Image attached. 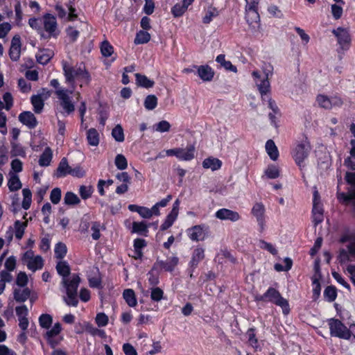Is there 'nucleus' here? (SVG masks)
I'll return each mask as SVG.
<instances>
[{
    "label": "nucleus",
    "mask_w": 355,
    "mask_h": 355,
    "mask_svg": "<svg viewBox=\"0 0 355 355\" xmlns=\"http://www.w3.org/2000/svg\"><path fill=\"white\" fill-rule=\"evenodd\" d=\"M62 66L66 81L71 85L73 89H75L74 82L76 80H81L86 83L89 82V74L83 64L71 66L67 62H63Z\"/></svg>",
    "instance_id": "obj_1"
},
{
    "label": "nucleus",
    "mask_w": 355,
    "mask_h": 355,
    "mask_svg": "<svg viewBox=\"0 0 355 355\" xmlns=\"http://www.w3.org/2000/svg\"><path fill=\"white\" fill-rule=\"evenodd\" d=\"M257 302H270L282 309L284 315L289 313L291 309L288 301L282 297L278 290L273 287H269L263 295H257L254 297Z\"/></svg>",
    "instance_id": "obj_2"
},
{
    "label": "nucleus",
    "mask_w": 355,
    "mask_h": 355,
    "mask_svg": "<svg viewBox=\"0 0 355 355\" xmlns=\"http://www.w3.org/2000/svg\"><path fill=\"white\" fill-rule=\"evenodd\" d=\"M346 183L349 187L347 192L337 193L338 200L344 205L351 204L355 209V179H338V189L340 184Z\"/></svg>",
    "instance_id": "obj_3"
},
{
    "label": "nucleus",
    "mask_w": 355,
    "mask_h": 355,
    "mask_svg": "<svg viewBox=\"0 0 355 355\" xmlns=\"http://www.w3.org/2000/svg\"><path fill=\"white\" fill-rule=\"evenodd\" d=\"M330 334L331 336L349 340L352 337L351 331L338 319L330 318L328 320Z\"/></svg>",
    "instance_id": "obj_4"
},
{
    "label": "nucleus",
    "mask_w": 355,
    "mask_h": 355,
    "mask_svg": "<svg viewBox=\"0 0 355 355\" xmlns=\"http://www.w3.org/2000/svg\"><path fill=\"white\" fill-rule=\"evenodd\" d=\"M312 215L313 222L315 226L321 223L324 220L323 204L321 202L320 196L317 189H315L313 193Z\"/></svg>",
    "instance_id": "obj_5"
},
{
    "label": "nucleus",
    "mask_w": 355,
    "mask_h": 355,
    "mask_svg": "<svg viewBox=\"0 0 355 355\" xmlns=\"http://www.w3.org/2000/svg\"><path fill=\"white\" fill-rule=\"evenodd\" d=\"M73 90V89L71 90L58 89L55 91V94L60 101V105L67 114L73 113L75 110V106L70 97Z\"/></svg>",
    "instance_id": "obj_6"
},
{
    "label": "nucleus",
    "mask_w": 355,
    "mask_h": 355,
    "mask_svg": "<svg viewBox=\"0 0 355 355\" xmlns=\"http://www.w3.org/2000/svg\"><path fill=\"white\" fill-rule=\"evenodd\" d=\"M57 171L61 176H66L69 175L73 177H82L86 175L85 171L80 166L72 168V166L69 164L67 159L65 157L61 159Z\"/></svg>",
    "instance_id": "obj_7"
},
{
    "label": "nucleus",
    "mask_w": 355,
    "mask_h": 355,
    "mask_svg": "<svg viewBox=\"0 0 355 355\" xmlns=\"http://www.w3.org/2000/svg\"><path fill=\"white\" fill-rule=\"evenodd\" d=\"M310 150L311 146L307 141H304L299 144L295 148L293 157L295 162L301 169L306 165L305 160L307 159Z\"/></svg>",
    "instance_id": "obj_8"
},
{
    "label": "nucleus",
    "mask_w": 355,
    "mask_h": 355,
    "mask_svg": "<svg viewBox=\"0 0 355 355\" xmlns=\"http://www.w3.org/2000/svg\"><path fill=\"white\" fill-rule=\"evenodd\" d=\"M209 227L205 224L196 225L186 230L187 235L192 241H202L207 237Z\"/></svg>",
    "instance_id": "obj_9"
},
{
    "label": "nucleus",
    "mask_w": 355,
    "mask_h": 355,
    "mask_svg": "<svg viewBox=\"0 0 355 355\" xmlns=\"http://www.w3.org/2000/svg\"><path fill=\"white\" fill-rule=\"evenodd\" d=\"M266 209L262 202H256L251 210V214L256 218L259 225V231L262 233L266 227L265 219Z\"/></svg>",
    "instance_id": "obj_10"
},
{
    "label": "nucleus",
    "mask_w": 355,
    "mask_h": 355,
    "mask_svg": "<svg viewBox=\"0 0 355 355\" xmlns=\"http://www.w3.org/2000/svg\"><path fill=\"white\" fill-rule=\"evenodd\" d=\"M179 262V259L177 257H168L166 260L157 259L153 263L158 270H164L166 272H173Z\"/></svg>",
    "instance_id": "obj_11"
},
{
    "label": "nucleus",
    "mask_w": 355,
    "mask_h": 355,
    "mask_svg": "<svg viewBox=\"0 0 355 355\" xmlns=\"http://www.w3.org/2000/svg\"><path fill=\"white\" fill-rule=\"evenodd\" d=\"M334 35L337 37L338 43L342 49H347L350 44V35L346 28L338 27L332 31Z\"/></svg>",
    "instance_id": "obj_12"
},
{
    "label": "nucleus",
    "mask_w": 355,
    "mask_h": 355,
    "mask_svg": "<svg viewBox=\"0 0 355 355\" xmlns=\"http://www.w3.org/2000/svg\"><path fill=\"white\" fill-rule=\"evenodd\" d=\"M317 101L320 106L324 109H331L334 107H340L343 104V101L338 96L329 98L324 95H319L317 97Z\"/></svg>",
    "instance_id": "obj_13"
},
{
    "label": "nucleus",
    "mask_w": 355,
    "mask_h": 355,
    "mask_svg": "<svg viewBox=\"0 0 355 355\" xmlns=\"http://www.w3.org/2000/svg\"><path fill=\"white\" fill-rule=\"evenodd\" d=\"M80 281L79 275L73 273L70 278H62V284L66 289V293H78V288Z\"/></svg>",
    "instance_id": "obj_14"
},
{
    "label": "nucleus",
    "mask_w": 355,
    "mask_h": 355,
    "mask_svg": "<svg viewBox=\"0 0 355 355\" xmlns=\"http://www.w3.org/2000/svg\"><path fill=\"white\" fill-rule=\"evenodd\" d=\"M216 218L222 220H230L231 222H236L240 220V214L235 211L222 208L215 213Z\"/></svg>",
    "instance_id": "obj_15"
},
{
    "label": "nucleus",
    "mask_w": 355,
    "mask_h": 355,
    "mask_svg": "<svg viewBox=\"0 0 355 355\" xmlns=\"http://www.w3.org/2000/svg\"><path fill=\"white\" fill-rule=\"evenodd\" d=\"M21 39L17 35H15L11 40V45L9 49V56L12 61H17L21 55Z\"/></svg>",
    "instance_id": "obj_16"
},
{
    "label": "nucleus",
    "mask_w": 355,
    "mask_h": 355,
    "mask_svg": "<svg viewBox=\"0 0 355 355\" xmlns=\"http://www.w3.org/2000/svg\"><path fill=\"white\" fill-rule=\"evenodd\" d=\"M44 30L50 36H56L57 21L55 17L51 14H46L43 17Z\"/></svg>",
    "instance_id": "obj_17"
},
{
    "label": "nucleus",
    "mask_w": 355,
    "mask_h": 355,
    "mask_svg": "<svg viewBox=\"0 0 355 355\" xmlns=\"http://www.w3.org/2000/svg\"><path fill=\"white\" fill-rule=\"evenodd\" d=\"M257 6H246V20L250 26L253 27L259 22V15L257 12Z\"/></svg>",
    "instance_id": "obj_18"
},
{
    "label": "nucleus",
    "mask_w": 355,
    "mask_h": 355,
    "mask_svg": "<svg viewBox=\"0 0 355 355\" xmlns=\"http://www.w3.org/2000/svg\"><path fill=\"white\" fill-rule=\"evenodd\" d=\"M147 246V242L144 239L137 238L133 241L134 255L135 260H141L144 257L143 249Z\"/></svg>",
    "instance_id": "obj_19"
},
{
    "label": "nucleus",
    "mask_w": 355,
    "mask_h": 355,
    "mask_svg": "<svg viewBox=\"0 0 355 355\" xmlns=\"http://www.w3.org/2000/svg\"><path fill=\"white\" fill-rule=\"evenodd\" d=\"M205 258V250L202 248L198 247L194 249L191 259L189 263V266L194 271L198 267L199 263Z\"/></svg>",
    "instance_id": "obj_20"
},
{
    "label": "nucleus",
    "mask_w": 355,
    "mask_h": 355,
    "mask_svg": "<svg viewBox=\"0 0 355 355\" xmlns=\"http://www.w3.org/2000/svg\"><path fill=\"white\" fill-rule=\"evenodd\" d=\"M19 120L31 129L35 128L37 124L36 117L31 112L25 111L21 112L19 115Z\"/></svg>",
    "instance_id": "obj_21"
},
{
    "label": "nucleus",
    "mask_w": 355,
    "mask_h": 355,
    "mask_svg": "<svg viewBox=\"0 0 355 355\" xmlns=\"http://www.w3.org/2000/svg\"><path fill=\"white\" fill-rule=\"evenodd\" d=\"M246 336L249 345L254 349V352L261 351V348L256 336V329L254 327L249 328L246 332Z\"/></svg>",
    "instance_id": "obj_22"
},
{
    "label": "nucleus",
    "mask_w": 355,
    "mask_h": 355,
    "mask_svg": "<svg viewBox=\"0 0 355 355\" xmlns=\"http://www.w3.org/2000/svg\"><path fill=\"white\" fill-rule=\"evenodd\" d=\"M148 225L145 221H134L132 224V234H138L139 235L147 236L148 234Z\"/></svg>",
    "instance_id": "obj_23"
},
{
    "label": "nucleus",
    "mask_w": 355,
    "mask_h": 355,
    "mask_svg": "<svg viewBox=\"0 0 355 355\" xmlns=\"http://www.w3.org/2000/svg\"><path fill=\"white\" fill-rule=\"evenodd\" d=\"M181 151L178 156V158L182 160L189 161L194 158L195 146L193 145H189L186 148H179Z\"/></svg>",
    "instance_id": "obj_24"
},
{
    "label": "nucleus",
    "mask_w": 355,
    "mask_h": 355,
    "mask_svg": "<svg viewBox=\"0 0 355 355\" xmlns=\"http://www.w3.org/2000/svg\"><path fill=\"white\" fill-rule=\"evenodd\" d=\"M31 291L30 288H25L22 291L15 289L13 292L14 299L16 302L22 303L26 302L31 296Z\"/></svg>",
    "instance_id": "obj_25"
},
{
    "label": "nucleus",
    "mask_w": 355,
    "mask_h": 355,
    "mask_svg": "<svg viewBox=\"0 0 355 355\" xmlns=\"http://www.w3.org/2000/svg\"><path fill=\"white\" fill-rule=\"evenodd\" d=\"M159 274L160 271L157 270V268L153 265L152 268L148 271V281L150 286L155 287L159 283Z\"/></svg>",
    "instance_id": "obj_26"
},
{
    "label": "nucleus",
    "mask_w": 355,
    "mask_h": 355,
    "mask_svg": "<svg viewBox=\"0 0 355 355\" xmlns=\"http://www.w3.org/2000/svg\"><path fill=\"white\" fill-rule=\"evenodd\" d=\"M200 78L204 81H210L214 77V71L209 66H200L198 69Z\"/></svg>",
    "instance_id": "obj_27"
},
{
    "label": "nucleus",
    "mask_w": 355,
    "mask_h": 355,
    "mask_svg": "<svg viewBox=\"0 0 355 355\" xmlns=\"http://www.w3.org/2000/svg\"><path fill=\"white\" fill-rule=\"evenodd\" d=\"M56 270L59 275L62 278H68L71 273V268L68 263L65 261H60L57 263Z\"/></svg>",
    "instance_id": "obj_28"
},
{
    "label": "nucleus",
    "mask_w": 355,
    "mask_h": 355,
    "mask_svg": "<svg viewBox=\"0 0 355 355\" xmlns=\"http://www.w3.org/2000/svg\"><path fill=\"white\" fill-rule=\"evenodd\" d=\"M123 297L130 307H135L137 304L135 291L131 288H127L123 291Z\"/></svg>",
    "instance_id": "obj_29"
},
{
    "label": "nucleus",
    "mask_w": 355,
    "mask_h": 355,
    "mask_svg": "<svg viewBox=\"0 0 355 355\" xmlns=\"http://www.w3.org/2000/svg\"><path fill=\"white\" fill-rule=\"evenodd\" d=\"M136 84L144 88H151L154 86L155 82L150 79H149L145 75H142L141 73H136Z\"/></svg>",
    "instance_id": "obj_30"
},
{
    "label": "nucleus",
    "mask_w": 355,
    "mask_h": 355,
    "mask_svg": "<svg viewBox=\"0 0 355 355\" xmlns=\"http://www.w3.org/2000/svg\"><path fill=\"white\" fill-rule=\"evenodd\" d=\"M222 162L215 157H208L202 162V166L205 168H210L212 171H216L221 167Z\"/></svg>",
    "instance_id": "obj_31"
},
{
    "label": "nucleus",
    "mask_w": 355,
    "mask_h": 355,
    "mask_svg": "<svg viewBox=\"0 0 355 355\" xmlns=\"http://www.w3.org/2000/svg\"><path fill=\"white\" fill-rule=\"evenodd\" d=\"M44 266V261L41 256L37 255L36 257L28 261L27 267L29 270L35 272L37 270L42 268Z\"/></svg>",
    "instance_id": "obj_32"
},
{
    "label": "nucleus",
    "mask_w": 355,
    "mask_h": 355,
    "mask_svg": "<svg viewBox=\"0 0 355 355\" xmlns=\"http://www.w3.org/2000/svg\"><path fill=\"white\" fill-rule=\"evenodd\" d=\"M64 203L69 206H76L80 203V199L73 192L67 191L64 196Z\"/></svg>",
    "instance_id": "obj_33"
},
{
    "label": "nucleus",
    "mask_w": 355,
    "mask_h": 355,
    "mask_svg": "<svg viewBox=\"0 0 355 355\" xmlns=\"http://www.w3.org/2000/svg\"><path fill=\"white\" fill-rule=\"evenodd\" d=\"M44 99L41 96L40 94L34 95L31 97V103L34 107L35 113H40L44 108Z\"/></svg>",
    "instance_id": "obj_34"
},
{
    "label": "nucleus",
    "mask_w": 355,
    "mask_h": 355,
    "mask_svg": "<svg viewBox=\"0 0 355 355\" xmlns=\"http://www.w3.org/2000/svg\"><path fill=\"white\" fill-rule=\"evenodd\" d=\"M266 150L272 160H276L279 156V152L275 142L272 139L267 141L266 144Z\"/></svg>",
    "instance_id": "obj_35"
},
{
    "label": "nucleus",
    "mask_w": 355,
    "mask_h": 355,
    "mask_svg": "<svg viewBox=\"0 0 355 355\" xmlns=\"http://www.w3.org/2000/svg\"><path fill=\"white\" fill-rule=\"evenodd\" d=\"M67 253V245L62 242H58L55 245L54 254L55 257L58 259L62 260L64 258Z\"/></svg>",
    "instance_id": "obj_36"
},
{
    "label": "nucleus",
    "mask_w": 355,
    "mask_h": 355,
    "mask_svg": "<svg viewBox=\"0 0 355 355\" xmlns=\"http://www.w3.org/2000/svg\"><path fill=\"white\" fill-rule=\"evenodd\" d=\"M52 159V150L49 147H46L39 159V164L40 166H49Z\"/></svg>",
    "instance_id": "obj_37"
},
{
    "label": "nucleus",
    "mask_w": 355,
    "mask_h": 355,
    "mask_svg": "<svg viewBox=\"0 0 355 355\" xmlns=\"http://www.w3.org/2000/svg\"><path fill=\"white\" fill-rule=\"evenodd\" d=\"M87 139L91 146H96L99 144V135L95 128H90L87 132Z\"/></svg>",
    "instance_id": "obj_38"
},
{
    "label": "nucleus",
    "mask_w": 355,
    "mask_h": 355,
    "mask_svg": "<svg viewBox=\"0 0 355 355\" xmlns=\"http://www.w3.org/2000/svg\"><path fill=\"white\" fill-rule=\"evenodd\" d=\"M324 297L329 302H334L337 297V289L334 286H328L324 291Z\"/></svg>",
    "instance_id": "obj_39"
},
{
    "label": "nucleus",
    "mask_w": 355,
    "mask_h": 355,
    "mask_svg": "<svg viewBox=\"0 0 355 355\" xmlns=\"http://www.w3.org/2000/svg\"><path fill=\"white\" fill-rule=\"evenodd\" d=\"M53 52L49 50H43L40 51V54L37 55V60L39 63L42 64H47L53 57Z\"/></svg>",
    "instance_id": "obj_40"
},
{
    "label": "nucleus",
    "mask_w": 355,
    "mask_h": 355,
    "mask_svg": "<svg viewBox=\"0 0 355 355\" xmlns=\"http://www.w3.org/2000/svg\"><path fill=\"white\" fill-rule=\"evenodd\" d=\"M218 63L220 64L222 67H223L225 69L236 72L237 69L235 66H234L230 61H226L225 59V55L220 54L216 57V60Z\"/></svg>",
    "instance_id": "obj_41"
},
{
    "label": "nucleus",
    "mask_w": 355,
    "mask_h": 355,
    "mask_svg": "<svg viewBox=\"0 0 355 355\" xmlns=\"http://www.w3.org/2000/svg\"><path fill=\"white\" fill-rule=\"evenodd\" d=\"M53 322V318L48 313H43L39 317V323L41 327L49 329Z\"/></svg>",
    "instance_id": "obj_42"
},
{
    "label": "nucleus",
    "mask_w": 355,
    "mask_h": 355,
    "mask_svg": "<svg viewBox=\"0 0 355 355\" xmlns=\"http://www.w3.org/2000/svg\"><path fill=\"white\" fill-rule=\"evenodd\" d=\"M14 226L15 229V234L16 239H21L24 234L25 228L27 226V223L21 222L17 220L15 222Z\"/></svg>",
    "instance_id": "obj_43"
},
{
    "label": "nucleus",
    "mask_w": 355,
    "mask_h": 355,
    "mask_svg": "<svg viewBox=\"0 0 355 355\" xmlns=\"http://www.w3.org/2000/svg\"><path fill=\"white\" fill-rule=\"evenodd\" d=\"M269 73L270 71H268V73H266V78L263 80H261L260 83H257L258 89L262 96L263 94H266L270 89V83L268 81Z\"/></svg>",
    "instance_id": "obj_44"
},
{
    "label": "nucleus",
    "mask_w": 355,
    "mask_h": 355,
    "mask_svg": "<svg viewBox=\"0 0 355 355\" xmlns=\"http://www.w3.org/2000/svg\"><path fill=\"white\" fill-rule=\"evenodd\" d=\"M150 40V35L144 31H139L135 37V43L136 44H146Z\"/></svg>",
    "instance_id": "obj_45"
},
{
    "label": "nucleus",
    "mask_w": 355,
    "mask_h": 355,
    "mask_svg": "<svg viewBox=\"0 0 355 355\" xmlns=\"http://www.w3.org/2000/svg\"><path fill=\"white\" fill-rule=\"evenodd\" d=\"M144 104L146 110H153L157 105V98L153 94L148 95L144 100Z\"/></svg>",
    "instance_id": "obj_46"
},
{
    "label": "nucleus",
    "mask_w": 355,
    "mask_h": 355,
    "mask_svg": "<svg viewBox=\"0 0 355 355\" xmlns=\"http://www.w3.org/2000/svg\"><path fill=\"white\" fill-rule=\"evenodd\" d=\"M94 189L92 186L81 185L79 188L80 198L85 200L92 197Z\"/></svg>",
    "instance_id": "obj_47"
},
{
    "label": "nucleus",
    "mask_w": 355,
    "mask_h": 355,
    "mask_svg": "<svg viewBox=\"0 0 355 355\" xmlns=\"http://www.w3.org/2000/svg\"><path fill=\"white\" fill-rule=\"evenodd\" d=\"M112 135L118 142H122L124 141L123 130L121 125L118 124L113 128Z\"/></svg>",
    "instance_id": "obj_48"
},
{
    "label": "nucleus",
    "mask_w": 355,
    "mask_h": 355,
    "mask_svg": "<svg viewBox=\"0 0 355 355\" xmlns=\"http://www.w3.org/2000/svg\"><path fill=\"white\" fill-rule=\"evenodd\" d=\"M65 302L68 306L76 307L78 304V293H66Z\"/></svg>",
    "instance_id": "obj_49"
},
{
    "label": "nucleus",
    "mask_w": 355,
    "mask_h": 355,
    "mask_svg": "<svg viewBox=\"0 0 355 355\" xmlns=\"http://www.w3.org/2000/svg\"><path fill=\"white\" fill-rule=\"evenodd\" d=\"M98 275L89 277L88 279L89 285L92 288H102V278L101 277L98 269H97Z\"/></svg>",
    "instance_id": "obj_50"
},
{
    "label": "nucleus",
    "mask_w": 355,
    "mask_h": 355,
    "mask_svg": "<svg viewBox=\"0 0 355 355\" xmlns=\"http://www.w3.org/2000/svg\"><path fill=\"white\" fill-rule=\"evenodd\" d=\"M187 8L182 3H176L171 8V13L174 17H180L187 11Z\"/></svg>",
    "instance_id": "obj_51"
},
{
    "label": "nucleus",
    "mask_w": 355,
    "mask_h": 355,
    "mask_svg": "<svg viewBox=\"0 0 355 355\" xmlns=\"http://www.w3.org/2000/svg\"><path fill=\"white\" fill-rule=\"evenodd\" d=\"M49 345L52 349H55L63 340L62 336H54V337H44Z\"/></svg>",
    "instance_id": "obj_52"
},
{
    "label": "nucleus",
    "mask_w": 355,
    "mask_h": 355,
    "mask_svg": "<svg viewBox=\"0 0 355 355\" xmlns=\"http://www.w3.org/2000/svg\"><path fill=\"white\" fill-rule=\"evenodd\" d=\"M101 51L103 56L109 57L113 53L114 49L113 46L107 40H105L101 44Z\"/></svg>",
    "instance_id": "obj_53"
},
{
    "label": "nucleus",
    "mask_w": 355,
    "mask_h": 355,
    "mask_svg": "<svg viewBox=\"0 0 355 355\" xmlns=\"http://www.w3.org/2000/svg\"><path fill=\"white\" fill-rule=\"evenodd\" d=\"M164 295V291L159 287H154L151 289L150 298L154 302H159Z\"/></svg>",
    "instance_id": "obj_54"
},
{
    "label": "nucleus",
    "mask_w": 355,
    "mask_h": 355,
    "mask_svg": "<svg viewBox=\"0 0 355 355\" xmlns=\"http://www.w3.org/2000/svg\"><path fill=\"white\" fill-rule=\"evenodd\" d=\"M61 189L58 187H56L53 189L52 191H51L50 200L53 204L57 205L60 202L61 200Z\"/></svg>",
    "instance_id": "obj_55"
},
{
    "label": "nucleus",
    "mask_w": 355,
    "mask_h": 355,
    "mask_svg": "<svg viewBox=\"0 0 355 355\" xmlns=\"http://www.w3.org/2000/svg\"><path fill=\"white\" fill-rule=\"evenodd\" d=\"M265 173L268 178H277L282 175L279 168L275 165L269 166Z\"/></svg>",
    "instance_id": "obj_56"
},
{
    "label": "nucleus",
    "mask_w": 355,
    "mask_h": 355,
    "mask_svg": "<svg viewBox=\"0 0 355 355\" xmlns=\"http://www.w3.org/2000/svg\"><path fill=\"white\" fill-rule=\"evenodd\" d=\"M96 323L99 327H105L109 322V318L107 315L104 313H98L96 314Z\"/></svg>",
    "instance_id": "obj_57"
},
{
    "label": "nucleus",
    "mask_w": 355,
    "mask_h": 355,
    "mask_svg": "<svg viewBox=\"0 0 355 355\" xmlns=\"http://www.w3.org/2000/svg\"><path fill=\"white\" fill-rule=\"evenodd\" d=\"M170 128L171 125L166 121H161L153 126V129L159 132H168Z\"/></svg>",
    "instance_id": "obj_58"
},
{
    "label": "nucleus",
    "mask_w": 355,
    "mask_h": 355,
    "mask_svg": "<svg viewBox=\"0 0 355 355\" xmlns=\"http://www.w3.org/2000/svg\"><path fill=\"white\" fill-rule=\"evenodd\" d=\"M61 331V324L60 322H56L50 330L46 332L44 337H54V336H60Z\"/></svg>",
    "instance_id": "obj_59"
},
{
    "label": "nucleus",
    "mask_w": 355,
    "mask_h": 355,
    "mask_svg": "<svg viewBox=\"0 0 355 355\" xmlns=\"http://www.w3.org/2000/svg\"><path fill=\"white\" fill-rule=\"evenodd\" d=\"M259 244L261 249L268 251L272 255L277 254V250L270 243H268L264 240H260Z\"/></svg>",
    "instance_id": "obj_60"
},
{
    "label": "nucleus",
    "mask_w": 355,
    "mask_h": 355,
    "mask_svg": "<svg viewBox=\"0 0 355 355\" xmlns=\"http://www.w3.org/2000/svg\"><path fill=\"white\" fill-rule=\"evenodd\" d=\"M312 284H313V300H316L320 295L321 285H320V283L319 282V279L315 278V277H313L312 278Z\"/></svg>",
    "instance_id": "obj_61"
},
{
    "label": "nucleus",
    "mask_w": 355,
    "mask_h": 355,
    "mask_svg": "<svg viewBox=\"0 0 355 355\" xmlns=\"http://www.w3.org/2000/svg\"><path fill=\"white\" fill-rule=\"evenodd\" d=\"M22 170V162L18 159H15L11 162V171L10 173V178H18L16 175H12V173H19Z\"/></svg>",
    "instance_id": "obj_62"
},
{
    "label": "nucleus",
    "mask_w": 355,
    "mask_h": 355,
    "mask_svg": "<svg viewBox=\"0 0 355 355\" xmlns=\"http://www.w3.org/2000/svg\"><path fill=\"white\" fill-rule=\"evenodd\" d=\"M28 282V276L25 272H19L17 276L16 284L20 287H24Z\"/></svg>",
    "instance_id": "obj_63"
},
{
    "label": "nucleus",
    "mask_w": 355,
    "mask_h": 355,
    "mask_svg": "<svg viewBox=\"0 0 355 355\" xmlns=\"http://www.w3.org/2000/svg\"><path fill=\"white\" fill-rule=\"evenodd\" d=\"M8 186L10 191H16L21 188L20 179H8Z\"/></svg>",
    "instance_id": "obj_64"
}]
</instances>
